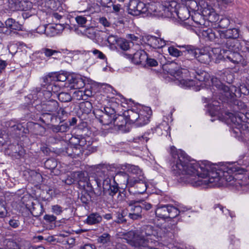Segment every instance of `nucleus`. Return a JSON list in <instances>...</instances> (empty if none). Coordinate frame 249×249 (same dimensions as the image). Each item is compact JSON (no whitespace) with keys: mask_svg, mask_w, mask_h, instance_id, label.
<instances>
[{"mask_svg":"<svg viewBox=\"0 0 249 249\" xmlns=\"http://www.w3.org/2000/svg\"><path fill=\"white\" fill-rule=\"evenodd\" d=\"M90 138L88 135L79 134L72 135L70 138L69 142L73 143L77 148L82 150L81 153L83 154L85 149H88L90 150V146L92 144V142H90Z\"/></svg>","mask_w":249,"mask_h":249,"instance_id":"nucleus-14","label":"nucleus"},{"mask_svg":"<svg viewBox=\"0 0 249 249\" xmlns=\"http://www.w3.org/2000/svg\"><path fill=\"white\" fill-rule=\"evenodd\" d=\"M42 51L45 55L47 57H50L53 55H54L55 57H56L58 56V54H61V53L59 51L48 48H43L42 49Z\"/></svg>","mask_w":249,"mask_h":249,"instance_id":"nucleus-57","label":"nucleus"},{"mask_svg":"<svg viewBox=\"0 0 249 249\" xmlns=\"http://www.w3.org/2000/svg\"><path fill=\"white\" fill-rule=\"evenodd\" d=\"M177 15L180 20L182 21L188 19L190 16L189 9L185 6L179 8L177 12Z\"/></svg>","mask_w":249,"mask_h":249,"instance_id":"nucleus-44","label":"nucleus"},{"mask_svg":"<svg viewBox=\"0 0 249 249\" xmlns=\"http://www.w3.org/2000/svg\"><path fill=\"white\" fill-rule=\"evenodd\" d=\"M110 235L107 233H104L97 238L98 243H102L103 245L107 244L109 245L111 244Z\"/></svg>","mask_w":249,"mask_h":249,"instance_id":"nucleus-53","label":"nucleus"},{"mask_svg":"<svg viewBox=\"0 0 249 249\" xmlns=\"http://www.w3.org/2000/svg\"><path fill=\"white\" fill-rule=\"evenodd\" d=\"M50 128L54 133H65L68 132L70 129L68 122L60 121L58 125H51Z\"/></svg>","mask_w":249,"mask_h":249,"instance_id":"nucleus-38","label":"nucleus"},{"mask_svg":"<svg viewBox=\"0 0 249 249\" xmlns=\"http://www.w3.org/2000/svg\"><path fill=\"white\" fill-rule=\"evenodd\" d=\"M57 165V161L54 158H50L44 162V167L45 168L50 170L52 172L53 170L55 169Z\"/></svg>","mask_w":249,"mask_h":249,"instance_id":"nucleus-52","label":"nucleus"},{"mask_svg":"<svg viewBox=\"0 0 249 249\" xmlns=\"http://www.w3.org/2000/svg\"><path fill=\"white\" fill-rule=\"evenodd\" d=\"M43 82L44 84L43 86L49 91H50L53 94H56L57 95L58 92L60 90V87L56 83L54 80H52L51 82H46L43 78Z\"/></svg>","mask_w":249,"mask_h":249,"instance_id":"nucleus-41","label":"nucleus"},{"mask_svg":"<svg viewBox=\"0 0 249 249\" xmlns=\"http://www.w3.org/2000/svg\"><path fill=\"white\" fill-rule=\"evenodd\" d=\"M25 206L34 217H39L44 211L42 204L38 201H29V202L25 205Z\"/></svg>","mask_w":249,"mask_h":249,"instance_id":"nucleus-26","label":"nucleus"},{"mask_svg":"<svg viewBox=\"0 0 249 249\" xmlns=\"http://www.w3.org/2000/svg\"><path fill=\"white\" fill-rule=\"evenodd\" d=\"M62 147L56 148L55 150L58 155L67 156L71 158H77L82 155L81 150L71 142L67 143L64 142Z\"/></svg>","mask_w":249,"mask_h":249,"instance_id":"nucleus-12","label":"nucleus"},{"mask_svg":"<svg viewBox=\"0 0 249 249\" xmlns=\"http://www.w3.org/2000/svg\"><path fill=\"white\" fill-rule=\"evenodd\" d=\"M162 68L164 72H166L177 79L183 78L184 74H186V71H184V69L179 68L177 63L173 61L163 65Z\"/></svg>","mask_w":249,"mask_h":249,"instance_id":"nucleus-17","label":"nucleus"},{"mask_svg":"<svg viewBox=\"0 0 249 249\" xmlns=\"http://www.w3.org/2000/svg\"><path fill=\"white\" fill-rule=\"evenodd\" d=\"M115 178L121 185H124L129 187V182L130 180L133 178V177L129 176L126 172L119 171L116 173Z\"/></svg>","mask_w":249,"mask_h":249,"instance_id":"nucleus-34","label":"nucleus"},{"mask_svg":"<svg viewBox=\"0 0 249 249\" xmlns=\"http://www.w3.org/2000/svg\"><path fill=\"white\" fill-rule=\"evenodd\" d=\"M81 189V192L78 193V199L81 201L83 206L89 207L92 202L91 195L94 193L89 192L86 188Z\"/></svg>","mask_w":249,"mask_h":249,"instance_id":"nucleus-31","label":"nucleus"},{"mask_svg":"<svg viewBox=\"0 0 249 249\" xmlns=\"http://www.w3.org/2000/svg\"><path fill=\"white\" fill-rule=\"evenodd\" d=\"M36 129L41 128L44 131L45 128L41 127L40 125L37 123H34L33 122H28L26 124L25 123H17L11 126V128L13 130L18 131L17 134L18 135L26 134L28 133L32 128Z\"/></svg>","mask_w":249,"mask_h":249,"instance_id":"nucleus-19","label":"nucleus"},{"mask_svg":"<svg viewBox=\"0 0 249 249\" xmlns=\"http://www.w3.org/2000/svg\"><path fill=\"white\" fill-rule=\"evenodd\" d=\"M46 223L50 224L52 228L55 227L56 217L52 214H45L43 217Z\"/></svg>","mask_w":249,"mask_h":249,"instance_id":"nucleus-54","label":"nucleus"},{"mask_svg":"<svg viewBox=\"0 0 249 249\" xmlns=\"http://www.w3.org/2000/svg\"><path fill=\"white\" fill-rule=\"evenodd\" d=\"M112 124L114 126H117L119 129L123 131H126V126L129 125L128 120L124 113L123 115L115 114Z\"/></svg>","mask_w":249,"mask_h":249,"instance_id":"nucleus-30","label":"nucleus"},{"mask_svg":"<svg viewBox=\"0 0 249 249\" xmlns=\"http://www.w3.org/2000/svg\"><path fill=\"white\" fill-rule=\"evenodd\" d=\"M127 206L126 211L127 212L128 218L132 220H140L142 218V208L140 206V201L135 200L126 201Z\"/></svg>","mask_w":249,"mask_h":249,"instance_id":"nucleus-13","label":"nucleus"},{"mask_svg":"<svg viewBox=\"0 0 249 249\" xmlns=\"http://www.w3.org/2000/svg\"><path fill=\"white\" fill-rule=\"evenodd\" d=\"M147 11V7L143 2L136 0L130 1L128 8L129 14L137 16L145 13Z\"/></svg>","mask_w":249,"mask_h":249,"instance_id":"nucleus-20","label":"nucleus"},{"mask_svg":"<svg viewBox=\"0 0 249 249\" xmlns=\"http://www.w3.org/2000/svg\"><path fill=\"white\" fill-rule=\"evenodd\" d=\"M112 177L108 175L106 177V179L104 180L103 187L102 188V193L104 195H108L112 198L119 191V187L118 184L116 182L115 179H113V183H111Z\"/></svg>","mask_w":249,"mask_h":249,"instance_id":"nucleus-16","label":"nucleus"},{"mask_svg":"<svg viewBox=\"0 0 249 249\" xmlns=\"http://www.w3.org/2000/svg\"><path fill=\"white\" fill-rule=\"evenodd\" d=\"M66 26H69V24H66L65 26V23L62 21V23H56L54 26L43 25L40 28L43 29L42 31L45 32V34H46L47 36H53L59 34L60 31H63L67 27Z\"/></svg>","mask_w":249,"mask_h":249,"instance_id":"nucleus-23","label":"nucleus"},{"mask_svg":"<svg viewBox=\"0 0 249 249\" xmlns=\"http://www.w3.org/2000/svg\"><path fill=\"white\" fill-rule=\"evenodd\" d=\"M85 35L90 39H94L96 36V30L92 27L87 28L85 31Z\"/></svg>","mask_w":249,"mask_h":249,"instance_id":"nucleus-58","label":"nucleus"},{"mask_svg":"<svg viewBox=\"0 0 249 249\" xmlns=\"http://www.w3.org/2000/svg\"><path fill=\"white\" fill-rule=\"evenodd\" d=\"M80 122L77 126V132L83 134L84 135H88L89 131L87 122L79 119Z\"/></svg>","mask_w":249,"mask_h":249,"instance_id":"nucleus-46","label":"nucleus"},{"mask_svg":"<svg viewBox=\"0 0 249 249\" xmlns=\"http://www.w3.org/2000/svg\"><path fill=\"white\" fill-rule=\"evenodd\" d=\"M122 54L126 58L131 59V61L136 65H143L147 59V53L142 50L136 51L133 54H127L123 53Z\"/></svg>","mask_w":249,"mask_h":249,"instance_id":"nucleus-22","label":"nucleus"},{"mask_svg":"<svg viewBox=\"0 0 249 249\" xmlns=\"http://www.w3.org/2000/svg\"><path fill=\"white\" fill-rule=\"evenodd\" d=\"M191 4L197 6V10H200L203 15L206 17V21L211 23H216L219 20V15L217 14L214 9L208 3L201 0L198 3L195 1H192Z\"/></svg>","mask_w":249,"mask_h":249,"instance_id":"nucleus-8","label":"nucleus"},{"mask_svg":"<svg viewBox=\"0 0 249 249\" xmlns=\"http://www.w3.org/2000/svg\"><path fill=\"white\" fill-rule=\"evenodd\" d=\"M93 173L88 181L87 189L88 191L94 193L96 196H101L104 182L107 177L108 167L105 164L95 165L93 167Z\"/></svg>","mask_w":249,"mask_h":249,"instance_id":"nucleus-4","label":"nucleus"},{"mask_svg":"<svg viewBox=\"0 0 249 249\" xmlns=\"http://www.w3.org/2000/svg\"><path fill=\"white\" fill-rule=\"evenodd\" d=\"M240 30L238 28H233L227 30H221L213 28H208L203 30L202 37L206 40L213 41L215 43H224V41L228 39H236L239 38Z\"/></svg>","mask_w":249,"mask_h":249,"instance_id":"nucleus-5","label":"nucleus"},{"mask_svg":"<svg viewBox=\"0 0 249 249\" xmlns=\"http://www.w3.org/2000/svg\"><path fill=\"white\" fill-rule=\"evenodd\" d=\"M116 113V110L112 105H108L104 107L103 110L96 111L95 115L103 125H109L113 123Z\"/></svg>","mask_w":249,"mask_h":249,"instance_id":"nucleus-9","label":"nucleus"},{"mask_svg":"<svg viewBox=\"0 0 249 249\" xmlns=\"http://www.w3.org/2000/svg\"><path fill=\"white\" fill-rule=\"evenodd\" d=\"M8 8L13 12L22 10L21 2L20 0H8Z\"/></svg>","mask_w":249,"mask_h":249,"instance_id":"nucleus-45","label":"nucleus"},{"mask_svg":"<svg viewBox=\"0 0 249 249\" xmlns=\"http://www.w3.org/2000/svg\"><path fill=\"white\" fill-rule=\"evenodd\" d=\"M157 38V37L155 36L148 35L143 36L142 41L145 44L154 49Z\"/></svg>","mask_w":249,"mask_h":249,"instance_id":"nucleus-48","label":"nucleus"},{"mask_svg":"<svg viewBox=\"0 0 249 249\" xmlns=\"http://www.w3.org/2000/svg\"><path fill=\"white\" fill-rule=\"evenodd\" d=\"M68 81L71 85V88L74 89H80L84 87V80L79 75H71L68 76Z\"/></svg>","mask_w":249,"mask_h":249,"instance_id":"nucleus-32","label":"nucleus"},{"mask_svg":"<svg viewBox=\"0 0 249 249\" xmlns=\"http://www.w3.org/2000/svg\"><path fill=\"white\" fill-rule=\"evenodd\" d=\"M56 118L57 115L55 114H52L50 113L42 112L38 120L48 126L50 125L51 126V123H53V119L56 120Z\"/></svg>","mask_w":249,"mask_h":249,"instance_id":"nucleus-40","label":"nucleus"},{"mask_svg":"<svg viewBox=\"0 0 249 249\" xmlns=\"http://www.w3.org/2000/svg\"><path fill=\"white\" fill-rule=\"evenodd\" d=\"M158 65V62L154 58L149 57L147 54V59L145 60V63L143 66L146 67H156Z\"/></svg>","mask_w":249,"mask_h":249,"instance_id":"nucleus-60","label":"nucleus"},{"mask_svg":"<svg viewBox=\"0 0 249 249\" xmlns=\"http://www.w3.org/2000/svg\"><path fill=\"white\" fill-rule=\"evenodd\" d=\"M233 124L232 132L235 134V136H239V134L245 135L249 133V123L231 121Z\"/></svg>","mask_w":249,"mask_h":249,"instance_id":"nucleus-25","label":"nucleus"},{"mask_svg":"<svg viewBox=\"0 0 249 249\" xmlns=\"http://www.w3.org/2000/svg\"><path fill=\"white\" fill-rule=\"evenodd\" d=\"M8 149L11 150V152L10 154L12 156L15 157L17 159H19L23 155V149L20 147L18 144L10 145L9 146Z\"/></svg>","mask_w":249,"mask_h":249,"instance_id":"nucleus-43","label":"nucleus"},{"mask_svg":"<svg viewBox=\"0 0 249 249\" xmlns=\"http://www.w3.org/2000/svg\"><path fill=\"white\" fill-rule=\"evenodd\" d=\"M102 220V217L98 213H92L88 215L85 223L89 225H93L99 224Z\"/></svg>","mask_w":249,"mask_h":249,"instance_id":"nucleus-39","label":"nucleus"},{"mask_svg":"<svg viewBox=\"0 0 249 249\" xmlns=\"http://www.w3.org/2000/svg\"><path fill=\"white\" fill-rule=\"evenodd\" d=\"M91 52L97 58L107 60L106 56L101 51L97 49H93L91 51Z\"/></svg>","mask_w":249,"mask_h":249,"instance_id":"nucleus-63","label":"nucleus"},{"mask_svg":"<svg viewBox=\"0 0 249 249\" xmlns=\"http://www.w3.org/2000/svg\"><path fill=\"white\" fill-rule=\"evenodd\" d=\"M4 28L11 31L13 30L20 31L22 30V25L18 21H16L12 18H8L4 22Z\"/></svg>","mask_w":249,"mask_h":249,"instance_id":"nucleus-36","label":"nucleus"},{"mask_svg":"<svg viewBox=\"0 0 249 249\" xmlns=\"http://www.w3.org/2000/svg\"><path fill=\"white\" fill-rule=\"evenodd\" d=\"M59 107L58 102L54 99H51L35 105V109L41 112L50 113L55 114Z\"/></svg>","mask_w":249,"mask_h":249,"instance_id":"nucleus-15","label":"nucleus"},{"mask_svg":"<svg viewBox=\"0 0 249 249\" xmlns=\"http://www.w3.org/2000/svg\"><path fill=\"white\" fill-rule=\"evenodd\" d=\"M147 183L143 176L140 177H133L129 182V187H134L137 189L135 193L142 194L147 189Z\"/></svg>","mask_w":249,"mask_h":249,"instance_id":"nucleus-21","label":"nucleus"},{"mask_svg":"<svg viewBox=\"0 0 249 249\" xmlns=\"http://www.w3.org/2000/svg\"><path fill=\"white\" fill-rule=\"evenodd\" d=\"M216 44L222 47L223 49L230 51H240L242 47L241 42L238 39H228L224 41V43Z\"/></svg>","mask_w":249,"mask_h":249,"instance_id":"nucleus-27","label":"nucleus"},{"mask_svg":"<svg viewBox=\"0 0 249 249\" xmlns=\"http://www.w3.org/2000/svg\"><path fill=\"white\" fill-rule=\"evenodd\" d=\"M192 20L196 23V26H197L198 27L202 28L201 33L202 31L206 30L207 28V27L209 26V22L206 21V17L203 15L202 13H195L194 15L192 17Z\"/></svg>","mask_w":249,"mask_h":249,"instance_id":"nucleus-33","label":"nucleus"},{"mask_svg":"<svg viewBox=\"0 0 249 249\" xmlns=\"http://www.w3.org/2000/svg\"><path fill=\"white\" fill-rule=\"evenodd\" d=\"M92 108V104L89 101L84 102L80 104V109L81 111L86 114L90 113Z\"/></svg>","mask_w":249,"mask_h":249,"instance_id":"nucleus-51","label":"nucleus"},{"mask_svg":"<svg viewBox=\"0 0 249 249\" xmlns=\"http://www.w3.org/2000/svg\"><path fill=\"white\" fill-rule=\"evenodd\" d=\"M178 48L182 49V56L180 60L183 63V65L187 68V66H193V61L196 59L197 54L199 48L191 45H177Z\"/></svg>","mask_w":249,"mask_h":249,"instance_id":"nucleus-7","label":"nucleus"},{"mask_svg":"<svg viewBox=\"0 0 249 249\" xmlns=\"http://www.w3.org/2000/svg\"><path fill=\"white\" fill-rule=\"evenodd\" d=\"M124 113L128 120V124L142 126L149 123L152 111L150 107L144 106L140 109H128Z\"/></svg>","mask_w":249,"mask_h":249,"instance_id":"nucleus-6","label":"nucleus"},{"mask_svg":"<svg viewBox=\"0 0 249 249\" xmlns=\"http://www.w3.org/2000/svg\"><path fill=\"white\" fill-rule=\"evenodd\" d=\"M230 24V21L227 18H221L217 23H215V25L221 29L227 28Z\"/></svg>","mask_w":249,"mask_h":249,"instance_id":"nucleus-56","label":"nucleus"},{"mask_svg":"<svg viewBox=\"0 0 249 249\" xmlns=\"http://www.w3.org/2000/svg\"><path fill=\"white\" fill-rule=\"evenodd\" d=\"M212 83L213 87L219 90L222 94L219 98L221 102H216L213 104L216 107L217 111H222L230 107L233 112L226 113L230 117L231 114H235L245 110L246 105L242 101L236 99L235 93L238 90L236 87L231 85L230 82H228L229 85H226L216 78H213Z\"/></svg>","mask_w":249,"mask_h":249,"instance_id":"nucleus-2","label":"nucleus"},{"mask_svg":"<svg viewBox=\"0 0 249 249\" xmlns=\"http://www.w3.org/2000/svg\"><path fill=\"white\" fill-rule=\"evenodd\" d=\"M212 53L206 49H199L198 51L196 60L201 63L209 64L212 60Z\"/></svg>","mask_w":249,"mask_h":249,"instance_id":"nucleus-29","label":"nucleus"},{"mask_svg":"<svg viewBox=\"0 0 249 249\" xmlns=\"http://www.w3.org/2000/svg\"><path fill=\"white\" fill-rule=\"evenodd\" d=\"M231 121H237L238 120L240 122L249 123V112L246 109L243 111H240L239 113L230 115Z\"/></svg>","mask_w":249,"mask_h":249,"instance_id":"nucleus-35","label":"nucleus"},{"mask_svg":"<svg viewBox=\"0 0 249 249\" xmlns=\"http://www.w3.org/2000/svg\"><path fill=\"white\" fill-rule=\"evenodd\" d=\"M105 39H107L108 43L110 45L118 44V41L120 39L117 36L113 35H110L107 38L105 37Z\"/></svg>","mask_w":249,"mask_h":249,"instance_id":"nucleus-64","label":"nucleus"},{"mask_svg":"<svg viewBox=\"0 0 249 249\" xmlns=\"http://www.w3.org/2000/svg\"><path fill=\"white\" fill-rule=\"evenodd\" d=\"M124 239L134 248L145 247L149 243L159 245L157 231L151 225H143L136 231H129L124 235Z\"/></svg>","mask_w":249,"mask_h":249,"instance_id":"nucleus-3","label":"nucleus"},{"mask_svg":"<svg viewBox=\"0 0 249 249\" xmlns=\"http://www.w3.org/2000/svg\"><path fill=\"white\" fill-rule=\"evenodd\" d=\"M58 99L61 102L67 103L71 101L72 97L69 92H61L57 94Z\"/></svg>","mask_w":249,"mask_h":249,"instance_id":"nucleus-50","label":"nucleus"},{"mask_svg":"<svg viewBox=\"0 0 249 249\" xmlns=\"http://www.w3.org/2000/svg\"><path fill=\"white\" fill-rule=\"evenodd\" d=\"M73 177L75 182L78 184L80 189H85L87 187L89 177L87 173L83 171L73 172Z\"/></svg>","mask_w":249,"mask_h":249,"instance_id":"nucleus-28","label":"nucleus"},{"mask_svg":"<svg viewBox=\"0 0 249 249\" xmlns=\"http://www.w3.org/2000/svg\"><path fill=\"white\" fill-rule=\"evenodd\" d=\"M75 19L77 24L81 27H84L88 21L87 18L82 16H76Z\"/></svg>","mask_w":249,"mask_h":249,"instance_id":"nucleus-62","label":"nucleus"},{"mask_svg":"<svg viewBox=\"0 0 249 249\" xmlns=\"http://www.w3.org/2000/svg\"><path fill=\"white\" fill-rule=\"evenodd\" d=\"M177 48V46L176 47L174 46L169 47L168 49V53L172 56L176 57H180L181 58L182 56V49L179 50Z\"/></svg>","mask_w":249,"mask_h":249,"instance_id":"nucleus-49","label":"nucleus"},{"mask_svg":"<svg viewBox=\"0 0 249 249\" xmlns=\"http://www.w3.org/2000/svg\"><path fill=\"white\" fill-rule=\"evenodd\" d=\"M99 2L104 8H109V10H111V5L113 4L112 0H100Z\"/></svg>","mask_w":249,"mask_h":249,"instance_id":"nucleus-61","label":"nucleus"},{"mask_svg":"<svg viewBox=\"0 0 249 249\" xmlns=\"http://www.w3.org/2000/svg\"><path fill=\"white\" fill-rule=\"evenodd\" d=\"M158 3H152L149 5V7H147V11L149 13L151 14H153L155 16H157L160 17L158 15L159 14L161 13V10H159L158 8L157 7V5Z\"/></svg>","mask_w":249,"mask_h":249,"instance_id":"nucleus-55","label":"nucleus"},{"mask_svg":"<svg viewBox=\"0 0 249 249\" xmlns=\"http://www.w3.org/2000/svg\"><path fill=\"white\" fill-rule=\"evenodd\" d=\"M184 71L188 73L190 78H193L200 82L207 81L210 78V75L207 72L193 66L189 65L187 69L184 70Z\"/></svg>","mask_w":249,"mask_h":249,"instance_id":"nucleus-18","label":"nucleus"},{"mask_svg":"<svg viewBox=\"0 0 249 249\" xmlns=\"http://www.w3.org/2000/svg\"><path fill=\"white\" fill-rule=\"evenodd\" d=\"M155 213L158 217L162 219H173L179 214V211L172 205L159 204L155 211Z\"/></svg>","mask_w":249,"mask_h":249,"instance_id":"nucleus-10","label":"nucleus"},{"mask_svg":"<svg viewBox=\"0 0 249 249\" xmlns=\"http://www.w3.org/2000/svg\"><path fill=\"white\" fill-rule=\"evenodd\" d=\"M68 77H66L63 74H57L55 73H51L49 74L47 76L44 77V80L46 82H51L52 80L56 82L61 81L64 82L68 80Z\"/></svg>","mask_w":249,"mask_h":249,"instance_id":"nucleus-42","label":"nucleus"},{"mask_svg":"<svg viewBox=\"0 0 249 249\" xmlns=\"http://www.w3.org/2000/svg\"><path fill=\"white\" fill-rule=\"evenodd\" d=\"M121 168L123 170L127 169L129 173L135 175V177H140V176H143L142 170L138 166L125 163L121 165Z\"/></svg>","mask_w":249,"mask_h":249,"instance_id":"nucleus-37","label":"nucleus"},{"mask_svg":"<svg viewBox=\"0 0 249 249\" xmlns=\"http://www.w3.org/2000/svg\"><path fill=\"white\" fill-rule=\"evenodd\" d=\"M126 209L122 210L121 212H118L116 214L117 219L115 220V222L117 223H124L126 222L127 219L126 218V217H128Z\"/></svg>","mask_w":249,"mask_h":249,"instance_id":"nucleus-47","label":"nucleus"},{"mask_svg":"<svg viewBox=\"0 0 249 249\" xmlns=\"http://www.w3.org/2000/svg\"><path fill=\"white\" fill-rule=\"evenodd\" d=\"M220 55H221L224 60L231 62L234 64H241L243 67H245L248 64V61L240 54L239 51L222 49L220 50Z\"/></svg>","mask_w":249,"mask_h":249,"instance_id":"nucleus-11","label":"nucleus"},{"mask_svg":"<svg viewBox=\"0 0 249 249\" xmlns=\"http://www.w3.org/2000/svg\"><path fill=\"white\" fill-rule=\"evenodd\" d=\"M170 154L173 159L172 171L176 175H186V181L193 186H199L224 180L230 182L235 179L237 174H242L245 169L234 163L227 166H222L214 170L209 166L208 161L201 162L190 160V158L182 150H178L174 146L170 148Z\"/></svg>","mask_w":249,"mask_h":249,"instance_id":"nucleus-1","label":"nucleus"},{"mask_svg":"<svg viewBox=\"0 0 249 249\" xmlns=\"http://www.w3.org/2000/svg\"><path fill=\"white\" fill-rule=\"evenodd\" d=\"M117 45L123 50L126 51L129 48V43L127 40L120 38L118 41Z\"/></svg>","mask_w":249,"mask_h":249,"instance_id":"nucleus-59","label":"nucleus"},{"mask_svg":"<svg viewBox=\"0 0 249 249\" xmlns=\"http://www.w3.org/2000/svg\"><path fill=\"white\" fill-rule=\"evenodd\" d=\"M176 2L174 1L167 2L164 5L158 3L157 6L158 9L161 11L158 16L161 17H171L173 12L175 11L174 7L176 6Z\"/></svg>","mask_w":249,"mask_h":249,"instance_id":"nucleus-24","label":"nucleus"}]
</instances>
